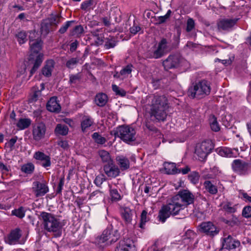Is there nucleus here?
<instances>
[{"mask_svg":"<svg viewBox=\"0 0 251 251\" xmlns=\"http://www.w3.org/2000/svg\"><path fill=\"white\" fill-rule=\"evenodd\" d=\"M35 34L34 32H30L29 36L31 53L29 55L28 60L31 63L33 64V66L30 71L29 77L36 72L43 61V54L39 53L42 49L43 42L40 39L34 40L32 35Z\"/></svg>","mask_w":251,"mask_h":251,"instance_id":"1","label":"nucleus"},{"mask_svg":"<svg viewBox=\"0 0 251 251\" xmlns=\"http://www.w3.org/2000/svg\"><path fill=\"white\" fill-rule=\"evenodd\" d=\"M115 251H136L133 241L128 238L121 240L117 246Z\"/></svg>","mask_w":251,"mask_h":251,"instance_id":"18","label":"nucleus"},{"mask_svg":"<svg viewBox=\"0 0 251 251\" xmlns=\"http://www.w3.org/2000/svg\"><path fill=\"white\" fill-rule=\"evenodd\" d=\"M115 160L120 170L124 171L130 168V162L126 157L124 155H118L116 157Z\"/></svg>","mask_w":251,"mask_h":251,"instance_id":"22","label":"nucleus"},{"mask_svg":"<svg viewBox=\"0 0 251 251\" xmlns=\"http://www.w3.org/2000/svg\"><path fill=\"white\" fill-rule=\"evenodd\" d=\"M218 154L223 157H232L234 153L231 149L226 147H222L217 149Z\"/></svg>","mask_w":251,"mask_h":251,"instance_id":"33","label":"nucleus"},{"mask_svg":"<svg viewBox=\"0 0 251 251\" xmlns=\"http://www.w3.org/2000/svg\"><path fill=\"white\" fill-rule=\"evenodd\" d=\"M54 62L53 60H49L46 61V64L42 69V74L46 76L50 77L51 75L54 68Z\"/></svg>","mask_w":251,"mask_h":251,"instance_id":"27","label":"nucleus"},{"mask_svg":"<svg viewBox=\"0 0 251 251\" xmlns=\"http://www.w3.org/2000/svg\"><path fill=\"white\" fill-rule=\"evenodd\" d=\"M113 132L115 136L119 137L126 143L129 144L136 139V132L132 126H118L116 130Z\"/></svg>","mask_w":251,"mask_h":251,"instance_id":"5","label":"nucleus"},{"mask_svg":"<svg viewBox=\"0 0 251 251\" xmlns=\"http://www.w3.org/2000/svg\"><path fill=\"white\" fill-rule=\"evenodd\" d=\"M89 199L92 202L95 203L102 201L104 199V194L101 191L97 190L92 193L89 198Z\"/></svg>","mask_w":251,"mask_h":251,"instance_id":"28","label":"nucleus"},{"mask_svg":"<svg viewBox=\"0 0 251 251\" xmlns=\"http://www.w3.org/2000/svg\"><path fill=\"white\" fill-rule=\"evenodd\" d=\"M22 235V231L20 228H16L12 230L5 239V242L10 245H13L21 243L20 239Z\"/></svg>","mask_w":251,"mask_h":251,"instance_id":"12","label":"nucleus"},{"mask_svg":"<svg viewBox=\"0 0 251 251\" xmlns=\"http://www.w3.org/2000/svg\"><path fill=\"white\" fill-rule=\"evenodd\" d=\"M222 221L224 223L231 226H233L237 224V220L236 219L232 220H227L225 219H223Z\"/></svg>","mask_w":251,"mask_h":251,"instance_id":"60","label":"nucleus"},{"mask_svg":"<svg viewBox=\"0 0 251 251\" xmlns=\"http://www.w3.org/2000/svg\"><path fill=\"white\" fill-rule=\"evenodd\" d=\"M56 29L52 25L51 22L48 18L44 20L41 24V32L44 36H46L50 31H54Z\"/></svg>","mask_w":251,"mask_h":251,"instance_id":"23","label":"nucleus"},{"mask_svg":"<svg viewBox=\"0 0 251 251\" xmlns=\"http://www.w3.org/2000/svg\"><path fill=\"white\" fill-rule=\"evenodd\" d=\"M106 180V178L104 175H99L96 176L95 179L94 183L97 186H100L103 182Z\"/></svg>","mask_w":251,"mask_h":251,"instance_id":"53","label":"nucleus"},{"mask_svg":"<svg viewBox=\"0 0 251 251\" xmlns=\"http://www.w3.org/2000/svg\"><path fill=\"white\" fill-rule=\"evenodd\" d=\"M167 44L166 39H162L159 43L157 48L147 51L146 53V56L149 58H161L164 54L165 50L167 48Z\"/></svg>","mask_w":251,"mask_h":251,"instance_id":"9","label":"nucleus"},{"mask_svg":"<svg viewBox=\"0 0 251 251\" xmlns=\"http://www.w3.org/2000/svg\"><path fill=\"white\" fill-rule=\"evenodd\" d=\"M46 126H33L32 135L34 140L39 141L45 136Z\"/></svg>","mask_w":251,"mask_h":251,"instance_id":"24","label":"nucleus"},{"mask_svg":"<svg viewBox=\"0 0 251 251\" xmlns=\"http://www.w3.org/2000/svg\"><path fill=\"white\" fill-rule=\"evenodd\" d=\"M31 123V121L28 118H20L16 126H30Z\"/></svg>","mask_w":251,"mask_h":251,"instance_id":"54","label":"nucleus"},{"mask_svg":"<svg viewBox=\"0 0 251 251\" xmlns=\"http://www.w3.org/2000/svg\"><path fill=\"white\" fill-rule=\"evenodd\" d=\"M17 140V137L15 136L12 138H11L8 142V146L9 147L12 149L14 146L15 143Z\"/></svg>","mask_w":251,"mask_h":251,"instance_id":"64","label":"nucleus"},{"mask_svg":"<svg viewBox=\"0 0 251 251\" xmlns=\"http://www.w3.org/2000/svg\"><path fill=\"white\" fill-rule=\"evenodd\" d=\"M48 111L58 113L61 111V106L57 101V97H52L48 101L46 105Z\"/></svg>","mask_w":251,"mask_h":251,"instance_id":"20","label":"nucleus"},{"mask_svg":"<svg viewBox=\"0 0 251 251\" xmlns=\"http://www.w3.org/2000/svg\"><path fill=\"white\" fill-rule=\"evenodd\" d=\"M41 93L40 91H35L34 93L33 96L31 97V98L29 100L30 102H32L36 101L38 100L39 96H41Z\"/></svg>","mask_w":251,"mask_h":251,"instance_id":"58","label":"nucleus"},{"mask_svg":"<svg viewBox=\"0 0 251 251\" xmlns=\"http://www.w3.org/2000/svg\"><path fill=\"white\" fill-rule=\"evenodd\" d=\"M112 90L116 93L117 95H119L122 97L125 96L126 95V92L122 88H120L116 85L113 84L112 86Z\"/></svg>","mask_w":251,"mask_h":251,"instance_id":"48","label":"nucleus"},{"mask_svg":"<svg viewBox=\"0 0 251 251\" xmlns=\"http://www.w3.org/2000/svg\"><path fill=\"white\" fill-rule=\"evenodd\" d=\"M93 124L92 119L88 116H85L83 117L81 126H92Z\"/></svg>","mask_w":251,"mask_h":251,"instance_id":"51","label":"nucleus"},{"mask_svg":"<svg viewBox=\"0 0 251 251\" xmlns=\"http://www.w3.org/2000/svg\"><path fill=\"white\" fill-rule=\"evenodd\" d=\"M120 237V234L117 229H114L112 225L105 229L100 237V241L102 243L108 241L110 244L117 241Z\"/></svg>","mask_w":251,"mask_h":251,"instance_id":"8","label":"nucleus"},{"mask_svg":"<svg viewBox=\"0 0 251 251\" xmlns=\"http://www.w3.org/2000/svg\"><path fill=\"white\" fill-rule=\"evenodd\" d=\"M34 170V166L31 163H27L26 164H25L22 166L21 170L22 172L27 174H31L33 173Z\"/></svg>","mask_w":251,"mask_h":251,"instance_id":"42","label":"nucleus"},{"mask_svg":"<svg viewBox=\"0 0 251 251\" xmlns=\"http://www.w3.org/2000/svg\"><path fill=\"white\" fill-rule=\"evenodd\" d=\"M231 166L233 171L240 175H248L251 172V164L239 159L234 160Z\"/></svg>","mask_w":251,"mask_h":251,"instance_id":"7","label":"nucleus"},{"mask_svg":"<svg viewBox=\"0 0 251 251\" xmlns=\"http://www.w3.org/2000/svg\"><path fill=\"white\" fill-rule=\"evenodd\" d=\"M33 157L35 159L41 161L46 160V163L44 165V168L50 167L51 165L50 157L43 152L39 151L35 152Z\"/></svg>","mask_w":251,"mask_h":251,"instance_id":"25","label":"nucleus"},{"mask_svg":"<svg viewBox=\"0 0 251 251\" xmlns=\"http://www.w3.org/2000/svg\"><path fill=\"white\" fill-rule=\"evenodd\" d=\"M181 59L178 55L171 54L163 62V65L166 70L176 68L179 67Z\"/></svg>","mask_w":251,"mask_h":251,"instance_id":"11","label":"nucleus"},{"mask_svg":"<svg viewBox=\"0 0 251 251\" xmlns=\"http://www.w3.org/2000/svg\"><path fill=\"white\" fill-rule=\"evenodd\" d=\"M211 92L210 83L205 79L193 83L189 87L187 95L192 98L201 99L209 95Z\"/></svg>","mask_w":251,"mask_h":251,"instance_id":"2","label":"nucleus"},{"mask_svg":"<svg viewBox=\"0 0 251 251\" xmlns=\"http://www.w3.org/2000/svg\"><path fill=\"white\" fill-rule=\"evenodd\" d=\"M179 193L184 206H187L188 205L193 203L194 196L189 191L182 190L179 191Z\"/></svg>","mask_w":251,"mask_h":251,"instance_id":"21","label":"nucleus"},{"mask_svg":"<svg viewBox=\"0 0 251 251\" xmlns=\"http://www.w3.org/2000/svg\"><path fill=\"white\" fill-rule=\"evenodd\" d=\"M110 195L112 201H117L121 199V196L116 189H110Z\"/></svg>","mask_w":251,"mask_h":251,"instance_id":"41","label":"nucleus"},{"mask_svg":"<svg viewBox=\"0 0 251 251\" xmlns=\"http://www.w3.org/2000/svg\"><path fill=\"white\" fill-rule=\"evenodd\" d=\"M12 214L22 219L25 215V211L23 207H20L18 209H14L12 211Z\"/></svg>","mask_w":251,"mask_h":251,"instance_id":"45","label":"nucleus"},{"mask_svg":"<svg viewBox=\"0 0 251 251\" xmlns=\"http://www.w3.org/2000/svg\"><path fill=\"white\" fill-rule=\"evenodd\" d=\"M203 186L206 190L210 194L215 195L218 192L217 186L209 180L205 181L203 183Z\"/></svg>","mask_w":251,"mask_h":251,"instance_id":"31","label":"nucleus"},{"mask_svg":"<svg viewBox=\"0 0 251 251\" xmlns=\"http://www.w3.org/2000/svg\"><path fill=\"white\" fill-rule=\"evenodd\" d=\"M242 215L245 218L251 217V207L250 206L245 207L242 211Z\"/></svg>","mask_w":251,"mask_h":251,"instance_id":"55","label":"nucleus"},{"mask_svg":"<svg viewBox=\"0 0 251 251\" xmlns=\"http://www.w3.org/2000/svg\"><path fill=\"white\" fill-rule=\"evenodd\" d=\"M117 38L114 36H109L105 39L104 47L106 49L114 48L117 44Z\"/></svg>","mask_w":251,"mask_h":251,"instance_id":"35","label":"nucleus"},{"mask_svg":"<svg viewBox=\"0 0 251 251\" xmlns=\"http://www.w3.org/2000/svg\"><path fill=\"white\" fill-rule=\"evenodd\" d=\"M103 168L104 173L108 177L115 178L120 175V169L115 165L114 161L105 164L103 165Z\"/></svg>","mask_w":251,"mask_h":251,"instance_id":"13","label":"nucleus"},{"mask_svg":"<svg viewBox=\"0 0 251 251\" xmlns=\"http://www.w3.org/2000/svg\"><path fill=\"white\" fill-rule=\"evenodd\" d=\"M92 3L91 0H87L83 2L81 4V8L82 10H86L89 6H91Z\"/></svg>","mask_w":251,"mask_h":251,"instance_id":"62","label":"nucleus"},{"mask_svg":"<svg viewBox=\"0 0 251 251\" xmlns=\"http://www.w3.org/2000/svg\"><path fill=\"white\" fill-rule=\"evenodd\" d=\"M98 154L103 163L108 164L110 162L113 161L111 158L109 153L105 150L99 151Z\"/></svg>","mask_w":251,"mask_h":251,"instance_id":"34","label":"nucleus"},{"mask_svg":"<svg viewBox=\"0 0 251 251\" xmlns=\"http://www.w3.org/2000/svg\"><path fill=\"white\" fill-rule=\"evenodd\" d=\"M56 143L58 146L64 150H67L70 147L68 141L66 140H58Z\"/></svg>","mask_w":251,"mask_h":251,"instance_id":"56","label":"nucleus"},{"mask_svg":"<svg viewBox=\"0 0 251 251\" xmlns=\"http://www.w3.org/2000/svg\"><path fill=\"white\" fill-rule=\"evenodd\" d=\"M82 78V74L81 73H78L75 75H69V82L71 84H76Z\"/></svg>","mask_w":251,"mask_h":251,"instance_id":"37","label":"nucleus"},{"mask_svg":"<svg viewBox=\"0 0 251 251\" xmlns=\"http://www.w3.org/2000/svg\"><path fill=\"white\" fill-rule=\"evenodd\" d=\"M133 66L131 64L127 65L126 67L123 68L120 71V74L121 75H125L131 74L132 72V68Z\"/></svg>","mask_w":251,"mask_h":251,"instance_id":"52","label":"nucleus"},{"mask_svg":"<svg viewBox=\"0 0 251 251\" xmlns=\"http://www.w3.org/2000/svg\"><path fill=\"white\" fill-rule=\"evenodd\" d=\"M177 215L175 211H173L172 207L168 204L162 206L158 212V218L160 222L164 223L166 219L171 215L176 216Z\"/></svg>","mask_w":251,"mask_h":251,"instance_id":"14","label":"nucleus"},{"mask_svg":"<svg viewBox=\"0 0 251 251\" xmlns=\"http://www.w3.org/2000/svg\"><path fill=\"white\" fill-rule=\"evenodd\" d=\"M10 166L4 165L2 162L0 161V173L2 174L8 172L10 171Z\"/></svg>","mask_w":251,"mask_h":251,"instance_id":"57","label":"nucleus"},{"mask_svg":"<svg viewBox=\"0 0 251 251\" xmlns=\"http://www.w3.org/2000/svg\"><path fill=\"white\" fill-rule=\"evenodd\" d=\"M148 221L147 219V212L146 210H143L142 212L141 215V220H140V227L141 228H144V226L145 225V223Z\"/></svg>","mask_w":251,"mask_h":251,"instance_id":"49","label":"nucleus"},{"mask_svg":"<svg viewBox=\"0 0 251 251\" xmlns=\"http://www.w3.org/2000/svg\"><path fill=\"white\" fill-rule=\"evenodd\" d=\"M200 177L199 173L196 171L192 172L188 176L189 180L194 184L199 183Z\"/></svg>","mask_w":251,"mask_h":251,"instance_id":"38","label":"nucleus"},{"mask_svg":"<svg viewBox=\"0 0 251 251\" xmlns=\"http://www.w3.org/2000/svg\"><path fill=\"white\" fill-rule=\"evenodd\" d=\"M80 60V59L77 57L69 58L66 62V66L68 69H73L79 63Z\"/></svg>","mask_w":251,"mask_h":251,"instance_id":"36","label":"nucleus"},{"mask_svg":"<svg viewBox=\"0 0 251 251\" xmlns=\"http://www.w3.org/2000/svg\"><path fill=\"white\" fill-rule=\"evenodd\" d=\"M208 121L210 126H217L218 124L217 118L214 115L210 116Z\"/></svg>","mask_w":251,"mask_h":251,"instance_id":"61","label":"nucleus"},{"mask_svg":"<svg viewBox=\"0 0 251 251\" xmlns=\"http://www.w3.org/2000/svg\"><path fill=\"white\" fill-rule=\"evenodd\" d=\"M16 37L18 43L21 45L25 43L27 41V35L24 31L19 32L16 34Z\"/></svg>","mask_w":251,"mask_h":251,"instance_id":"39","label":"nucleus"},{"mask_svg":"<svg viewBox=\"0 0 251 251\" xmlns=\"http://www.w3.org/2000/svg\"><path fill=\"white\" fill-rule=\"evenodd\" d=\"M168 100L165 96H155L152 104V113L158 121H164L167 117Z\"/></svg>","mask_w":251,"mask_h":251,"instance_id":"3","label":"nucleus"},{"mask_svg":"<svg viewBox=\"0 0 251 251\" xmlns=\"http://www.w3.org/2000/svg\"><path fill=\"white\" fill-rule=\"evenodd\" d=\"M172 11L171 10H168L167 13L162 16H159L156 19V25H161L166 22L167 20L170 18Z\"/></svg>","mask_w":251,"mask_h":251,"instance_id":"43","label":"nucleus"},{"mask_svg":"<svg viewBox=\"0 0 251 251\" xmlns=\"http://www.w3.org/2000/svg\"><path fill=\"white\" fill-rule=\"evenodd\" d=\"M48 18L49 19L50 22H51L52 25L55 27L56 29L58 26V25L61 23L63 19V18L62 17L60 14H51Z\"/></svg>","mask_w":251,"mask_h":251,"instance_id":"32","label":"nucleus"},{"mask_svg":"<svg viewBox=\"0 0 251 251\" xmlns=\"http://www.w3.org/2000/svg\"><path fill=\"white\" fill-rule=\"evenodd\" d=\"M84 32V29L82 25H78L75 26L72 31V35L79 36Z\"/></svg>","mask_w":251,"mask_h":251,"instance_id":"50","label":"nucleus"},{"mask_svg":"<svg viewBox=\"0 0 251 251\" xmlns=\"http://www.w3.org/2000/svg\"><path fill=\"white\" fill-rule=\"evenodd\" d=\"M141 30V27L134 23L133 26L130 28V32L133 34H136Z\"/></svg>","mask_w":251,"mask_h":251,"instance_id":"59","label":"nucleus"},{"mask_svg":"<svg viewBox=\"0 0 251 251\" xmlns=\"http://www.w3.org/2000/svg\"><path fill=\"white\" fill-rule=\"evenodd\" d=\"M240 245L238 241L235 240L230 236L228 235L226 238L223 239L222 249L232 250L235 249Z\"/></svg>","mask_w":251,"mask_h":251,"instance_id":"19","label":"nucleus"},{"mask_svg":"<svg viewBox=\"0 0 251 251\" xmlns=\"http://www.w3.org/2000/svg\"><path fill=\"white\" fill-rule=\"evenodd\" d=\"M134 211L128 207H125L122 211V218L127 224L131 223Z\"/></svg>","mask_w":251,"mask_h":251,"instance_id":"30","label":"nucleus"},{"mask_svg":"<svg viewBox=\"0 0 251 251\" xmlns=\"http://www.w3.org/2000/svg\"><path fill=\"white\" fill-rule=\"evenodd\" d=\"M238 19H223L217 22L219 30L228 31L237 23Z\"/></svg>","mask_w":251,"mask_h":251,"instance_id":"17","label":"nucleus"},{"mask_svg":"<svg viewBox=\"0 0 251 251\" xmlns=\"http://www.w3.org/2000/svg\"><path fill=\"white\" fill-rule=\"evenodd\" d=\"M200 231L210 237L218 234L220 229L211 222H202L200 225Z\"/></svg>","mask_w":251,"mask_h":251,"instance_id":"10","label":"nucleus"},{"mask_svg":"<svg viewBox=\"0 0 251 251\" xmlns=\"http://www.w3.org/2000/svg\"><path fill=\"white\" fill-rule=\"evenodd\" d=\"M108 100L107 96L103 93H100L97 94L95 98V101L96 104L100 107L104 106Z\"/></svg>","mask_w":251,"mask_h":251,"instance_id":"29","label":"nucleus"},{"mask_svg":"<svg viewBox=\"0 0 251 251\" xmlns=\"http://www.w3.org/2000/svg\"><path fill=\"white\" fill-rule=\"evenodd\" d=\"M213 149V146L210 140L204 141L197 145L195 153L198 155L199 160L202 161L206 159Z\"/></svg>","mask_w":251,"mask_h":251,"instance_id":"6","label":"nucleus"},{"mask_svg":"<svg viewBox=\"0 0 251 251\" xmlns=\"http://www.w3.org/2000/svg\"><path fill=\"white\" fill-rule=\"evenodd\" d=\"M195 28V23L192 18H189L186 23V31L187 32L192 31Z\"/></svg>","mask_w":251,"mask_h":251,"instance_id":"46","label":"nucleus"},{"mask_svg":"<svg viewBox=\"0 0 251 251\" xmlns=\"http://www.w3.org/2000/svg\"><path fill=\"white\" fill-rule=\"evenodd\" d=\"M33 184L32 190L37 198L44 196L49 191L48 186L44 181H34Z\"/></svg>","mask_w":251,"mask_h":251,"instance_id":"16","label":"nucleus"},{"mask_svg":"<svg viewBox=\"0 0 251 251\" xmlns=\"http://www.w3.org/2000/svg\"><path fill=\"white\" fill-rule=\"evenodd\" d=\"M69 131L68 126H56L54 132L56 135H66Z\"/></svg>","mask_w":251,"mask_h":251,"instance_id":"40","label":"nucleus"},{"mask_svg":"<svg viewBox=\"0 0 251 251\" xmlns=\"http://www.w3.org/2000/svg\"><path fill=\"white\" fill-rule=\"evenodd\" d=\"M224 208L227 212H229L230 213H234L235 211V209L234 207H232V206H231V205L230 203H228V204L225 205L224 206Z\"/></svg>","mask_w":251,"mask_h":251,"instance_id":"63","label":"nucleus"},{"mask_svg":"<svg viewBox=\"0 0 251 251\" xmlns=\"http://www.w3.org/2000/svg\"><path fill=\"white\" fill-rule=\"evenodd\" d=\"M164 167L166 174L168 175H175L180 173V170L176 167L175 163L166 162L164 164Z\"/></svg>","mask_w":251,"mask_h":251,"instance_id":"26","label":"nucleus"},{"mask_svg":"<svg viewBox=\"0 0 251 251\" xmlns=\"http://www.w3.org/2000/svg\"><path fill=\"white\" fill-rule=\"evenodd\" d=\"M167 204L172 207L173 211H175L177 214L180 210L183 209V207L184 206L179 192L177 195L171 198L170 201Z\"/></svg>","mask_w":251,"mask_h":251,"instance_id":"15","label":"nucleus"},{"mask_svg":"<svg viewBox=\"0 0 251 251\" xmlns=\"http://www.w3.org/2000/svg\"><path fill=\"white\" fill-rule=\"evenodd\" d=\"M92 138L95 142L97 144H103L106 142V139L104 137L100 136L98 133L95 132L92 135Z\"/></svg>","mask_w":251,"mask_h":251,"instance_id":"44","label":"nucleus"},{"mask_svg":"<svg viewBox=\"0 0 251 251\" xmlns=\"http://www.w3.org/2000/svg\"><path fill=\"white\" fill-rule=\"evenodd\" d=\"M39 218L43 221L42 224L44 229L48 232H57L62 227L59 219L51 213L42 212Z\"/></svg>","mask_w":251,"mask_h":251,"instance_id":"4","label":"nucleus"},{"mask_svg":"<svg viewBox=\"0 0 251 251\" xmlns=\"http://www.w3.org/2000/svg\"><path fill=\"white\" fill-rule=\"evenodd\" d=\"M75 23V21H69L65 23L59 29L58 32L60 34H64L66 32L68 28L72 25Z\"/></svg>","mask_w":251,"mask_h":251,"instance_id":"47","label":"nucleus"}]
</instances>
